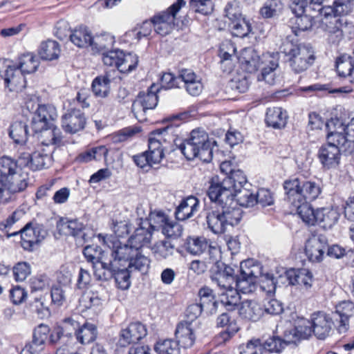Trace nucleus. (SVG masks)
Wrapping results in <instances>:
<instances>
[{"instance_id":"nucleus-1","label":"nucleus","mask_w":354,"mask_h":354,"mask_svg":"<svg viewBox=\"0 0 354 354\" xmlns=\"http://www.w3.org/2000/svg\"><path fill=\"white\" fill-rule=\"evenodd\" d=\"M326 127L328 143L319 148L318 158L324 167L330 169L339 165L341 151H354V140L346 136L344 124L339 118H332L326 122Z\"/></svg>"},{"instance_id":"nucleus-2","label":"nucleus","mask_w":354,"mask_h":354,"mask_svg":"<svg viewBox=\"0 0 354 354\" xmlns=\"http://www.w3.org/2000/svg\"><path fill=\"white\" fill-rule=\"evenodd\" d=\"M26 212L24 209L17 208L5 219L0 221V230L5 232L6 236L9 239L20 235L19 241L21 247L24 250L33 252L45 239L46 232L42 225L37 223L35 221L27 223L19 231L9 233L11 227L19 221L24 215Z\"/></svg>"},{"instance_id":"nucleus-3","label":"nucleus","mask_w":354,"mask_h":354,"mask_svg":"<svg viewBox=\"0 0 354 354\" xmlns=\"http://www.w3.org/2000/svg\"><path fill=\"white\" fill-rule=\"evenodd\" d=\"M215 207L206 216L208 228L214 234L224 233L227 227L239 224L241 218V210L236 207V203H227L221 195L216 198L209 197Z\"/></svg>"},{"instance_id":"nucleus-4","label":"nucleus","mask_w":354,"mask_h":354,"mask_svg":"<svg viewBox=\"0 0 354 354\" xmlns=\"http://www.w3.org/2000/svg\"><path fill=\"white\" fill-rule=\"evenodd\" d=\"M38 145L30 156L29 167L33 171L41 170L49 167L52 162L54 146L64 145L62 133L58 127L51 131H46L41 136H37Z\"/></svg>"},{"instance_id":"nucleus-5","label":"nucleus","mask_w":354,"mask_h":354,"mask_svg":"<svg viewBox=\"0 0 354 354\" xmlns=\"http://www.w3.org/2000/svg\"><path fill=\"white\" fill-rule=\"evenodd\" d=\"M215 144L216 142L211 140L204 130L197 129L192 131L189 137L178 148L187 160L198 158L203 162H209L212 159Z\"/></svg>"},{"instance_id":"nucleus-6","label":"nucleus","mask_w":354,"mask_h":354,"mask_svg":"<svg viewBox=\"0 0 354 354\" xmlns=\"http://www.w3.org/2000/svg\"><path fill=\"white\" fill-rule=\"evenodd\" d=\"M209 183L207 190L209 197L213 196L216 198L218 195H221L227 203H233L235 202L236 192L244 189L247 178L242 171L237 169L222 180H220L218 176H214Z\"/></svg>"},{"instance_id":"nucleus-7","label":"nucleus","mask_w":354,"mask_h":354,"mask_svg":"<svg viewBox=\"0 0 354 354\" xmlns=\"http://www.w3.org/2000/svg\"><path fill=\"white\" fill-rule=\"evenodd\" d=\"M283 188L288 200L297 210L298 207L308 203L307 201L315 200L322 192L319 184L298 178L286 180L283 183Z\"/></svg>"},{"instance_id":"nucleus-8","label":"nucleus","mask_w":354,"mask_h":354,"mask_svg":"<svg viewBox=\"0 0 354 354\" xmlns=\"http://www.w3.org/2000/svg\"><path fill=\"white\" fill-rule=\"evenodd\" d=\"M280 51L287 57L295 73L306 71L315 59L314 50L310 46L294 43L288 39L282 42Z\"/></svg>"},{"instance_id":"nucleus-9","label":"nucleus","mask_w":354,"mask_h":354,"mask_svg":"<svg viewBox=\"0 0 354 354\" xmlns=\"http://www.w3.org/2000/svg\"><path fill=\"white\" fill-rule=\"evenodd\" d=\"M96 236L99 242L111 250V262L122 267L133 266V235L128 238L126 243L118 240L113 234L108 235L102 233L97 234Z\"/></svg>"},{"instance_id":"nucleus-10","label":"nucleus","mask_w":354,"mask_h":354,"mask_svg":"<svg viewBox=\"0 0 354 354\" xmlns=\"http://www.w3.org/2000/svg\"><path fill=\"white\" fill-rule=\"evenodd\" d=\"M298 214L305 223L310 225L317 223L323 228H330L339 217L338 212L332 207H322L315 210L309 203L298 207Z\"/></svg>"},{"instance_id":"nucleus-11","label":"nucleus","mask_w":354,"mask_h":354,"mask_svg":"<svg viewBox=\"0 0 354 354\" xmlns=\"http://www.w3.org/2000/svg\"><path fill=\"white\" fill-rule=\"evenodd\" d=\"M317 21L320 28L326 32L328 39L331 43L339 42L346 32L348 24L346 19L338 18L333 15L330 7L318 9Z\"/></svg>"},{"instance_id":"nucleus-12","label":"nucleus","mask_w":354,"mask_h":354,"mask_svg":"<svg viewBox=\"0 0 354 354\" xmlns=\"http://www.w3.org/2000/svg\"><path fill=\"white\" fill-rule=\"evenodd\" d=\"M58 117L57 110L52 104H38L33 112L30 127L32 132L37 136H41L46 131H51L54 122Z\"/></svg>"},{"instance_id":"nucleus-13","label":"nucleus","mask_w":354,"mask_h":354,"mask_svg":"<svg viewBox=\"0 0 354 354\" xmlns=\"http://www.w3.org/2000/svg\"><path fill=\"white\" fill-rule=\"evenodd\" d=\"M0 77L4 80L5 87L10 92L19 93L26 87L24 74L10 59H0Z\"/></svg>"},{"instance_id":"nucleus-14","label":"nucleus","mask_w":354,"mask_h":354,"mask_svg":"<svg viewBox=\"0 0 354 354\" xmlns=\"http://www.w3.org/2000/svg\"><path fill=\"white\" fill-rule=\"evenodd\" d=\"M185 4L184 0H177L166 10L153 15L151 19L154 31L161 36H166L171 33L176 26V14Z\"/></svg>"},{"instance_id":"nucleus-15","label":"nucleus","mask_w":354,"mask_h":354,"mask_svg":"<svg viewBox=\"0 0 354 354\" xmlns=\"http://www.w3.org/2000/svg\"><path fill=\"white\" fill-rule=\"evenodd\" d=\"M240 275L235 278L234 288L243 294L252 292L256 289V279L261 274L260 267L250 260L240 264Z\"/></svg>"},{"instance_id":"nucleus-16","label":"nucleus","mask_w":354,"mask_h":354,"mask_svg":"<svg viewBox=\"0 0 354 354\" xmlns=\"http://www.w3.org/2000/svg\"><path fill=\"white\" fill-rule=\"evenodd\" d=\"M261 73L258 81H263L269 85H274L280 81L278 53H266L262 55Z\"/></svg>"},{"instance_id":"nucleus-17","label":"nucleus","mask_w":354,"mask_h":354,"mask_svg":"<svg viewBox=\"0 0 354 354\" xmlns=\"http://www.w3.org/2000/svg\"><path fill=\"white\" fill-rule=\"evenodd\" d=\"M169 127L158 129L152 131L149 137V149L154 153V160H162L164 158V151L171 145L172 136L168 132Z\"/></svg>"},{"instance_id":"nucleus-18","label":"nucleus","mask_w":354,"mask_h":354,"mask_svg":"<svg viewBox=\"0 0 354 354\" xmlns=\"http://www.w3.org/2000/svg\"><path fill=\"white\" fill-rule=\"evenodd\" d=\"M86 124V118L80 109L72 108L62 115L61 126L67 133L75 134L83 131Z\"/></svg>"},{"instance_id":"nucleus-19","label":"nucleus","mask_w":354,"mask_h":354,"mask_svg":"<svg viewBox=\"0 0 354 354\" xmlns=\"http://www.w3.org/2000/svg\"><path fill=\"white\" fill-rule=\"evenodd\" d=\"M225 16L231 21L230 27L234 36L244 37L247 36L251 30L250 24L243 18L237 8L228 3L225 8Z\"/></svg>"},{"instance_id":"nucleus-20","label":"nucleus","mask_w":354,"mask_h":354,"mask_svg":"<svg viewBox=\"0 0 354 354\" xmlns=\"http://www.w3.org/2000/svg\"><path fill=\"white\" fill-rule=\"evenodd\" d=\"M328 248L326 238L323 235H313L306 241L305 253L309 261L320 262Z\"/></svg>"},{"instance_id":"nucleus-21","label":"nucleus","mask_w":354,"mask_h":354,"mask_svg":"<svg viewBox=\"0 0 354 354\" xmlns=\"http://www.w3.org/2000/svg\"><path fill=\"white\" fill-rule=\"evenodd\" d=\"M199 326V322L192 323L187 321H182L177 325L175 336L182 347L187 348L193 346L196 339L195 333Z\"/></svg>"},{"instance_id":"nucleus-22","label":"nucleus","mask_w":354,"mask_h":354,"mask_svg":"<svg viewBox=\"0 0 354 354\" xmlns=\"http://www.w3.org/2000/svg\"><path fill=\"white\" fill-rule=\"evenodd\" d=\"M125 54L122 50H111L102 54L104 65L118 69L121 73H127L133 70V64H127Z\"/></svg>"},{"instance_id":"nucleus-23","label":"nucleus","mask_w":354,"mask_h":354,"mask_svg":"<svg viewBox=\"0 0 354 354\" xmlns=\"http://www.w3.org/2000/svg\"><path fill=\"white\" fill-rule=\"evenodd\" d=\"M333 324L332 319L326 313H317L312 316V323H307L312 332L319 339H324L328 335Z\"/></svg>"},{"instance_id":"nucleus-24","label":"nucleus","mask_w":354,"mask_h":354,"mask_svg":"<svg viewBox=\"0 0 354 354\" xmlns=\"http://www.w3.org/2000/svg\"><path fill=\"white\" fill-rule=\"evenodd\" d=\"M109 149L106 145H97L87 149L79 153L75 158L74 162L78 164L88 163L91 161H100L104 160L107 163V156Z\"/></svg>"},{"instance_id":"nucleus-25","label":"nucleus","mask_w":354,"mask_h":354,"mask_svg":"<svg viewBox=\"0 0 354 354\" xmlns=\"http://www.w3.org/2000/svg\"><path fill=\"white\" fill-rule=\"evenodd\" d=\"M241 67L248 73H254L262 66V56L252 48L243 49L238 56Z\"/></svg>"},{"instance_id":"nucleus-26","label":"nucleus","mask_w":354,"mask_h":354,"mask_svg":"<svg viewBox=\"0 0 354 354\" xmlns=\"http://www.w3.org/2000/svg\"><path fill=\"white\" fill-rule=\"evenodd\" d=\"M211 279L218 287L220 291L234 288L235 277L234 269L230 266H225L223 269L212 271Z\"/></svg>"},{"instance_id":"nucleus-27","label":"nucleus","mask_w":354,"mask_h":354,"mask_svg":"<svg viewBox=\"0 0 354 354\" xmlns=\"http://www.w3.org/2000/svg\"><path fill=\"white\" fill-rule=\"evenodd\" d=\"M285 277L290 285H298L306 290L311 288L313 283V276L307 269H290L285 272Z\"/></svg>"},{"instance_id":"nucleus-28","label":"nucleus","mask_w":354,"mask_h":354,"mask_svg":"<svg viewBox=\"0 0 354 354\" xmlns=\"http://www.w3.org/2000/svg\"><path fill=\"white\" fill-rule=\"evenodd\" d=\"M180 77L181 78V82L184 83L187 92L189 95L198 96L201 93L203 89L201 78L196 75L191 69L180 70Z\"/></svg>"},{"instance_id":"nucleus-29","label":"nucleus","mask_w":354,"mask_h":354,"mask_svg":"<svg viewBox=\"0 0 354 354\" xmlns=\"http://www.w3.org/2000/svg\"><path fill=\"white\" fill-rule=\"evenodd\" d=\"M140 223H138V227L134 230V249L139 250L145 247H149L152 239V230L150 229L149 221H143L141 217Z\"/></svg>"},{"instance_id":"nucleus-30","label":"nucleus","mask_w":354,"mask_h":354,"mask_svg":"<svg viewBox=\"0 0 354 354\" xmlns=\"http://www.w3.org/2000/svg\"><path fill=\"white\" fill-rule=\"evenodd\" d=\"M29 175L27 172H16L2 183L9 194H17L25 191L29 185Z\"/></svg>"},{"instance_id":"nucleus-31","label":"nucleus","mask_w":354,"mask_h":354,"mask_svg":"<svg viewBox=\"0 0 354 354\" xmlns=\"http://www.w3.org/2000/svg\"><path fill=\"white\" fill-rule=\"evenodd\" d=\"M239 313L243 319L257 322L264 314L263 306L257 301L245 300L241 302Z\"/></svg>"},{"instance_id":"nucleus-32","label":"nucleus","mask_w":354,"mask_h":354,"mask_svg":"<svg viewBox=\"0 0 354 354\" xmlns=\"http://www.w3.org/2000/svg\"><path fill=\"white\" fill-rule=\"evenodd\" d=\"M199 209V201L195 196H188L183 199L175 211L176 218L179 221H185L193 216Z\"/></svg>"},{"instance_id":"nucleus-33","label":"nucleus","mask_w":354,"mask_h":354,"mask_svg":"<svg viewBox=\"0 0 354 354\" xmlns=\"http://www.w3.org/2000/svg\"><path fill=\"white\" fill-rule=\"evenodd\" d=\"M70 41L78 48H86L92 44L93 35L86 26L80 25L71 31Z\"/></svg>"},{"instance_id":"nucleus-34","label":"nucleus","mask_w":354,"mask_h":354,"mask_svg":"<svg viewBox=\"0 0 354 354\" xmlns=\"http://www.w3.org/2000/svg\"><path fill=\"white\" fill-rule=\"evenodd\" d=\"M335 313L339 315V326L338 330L339 333H344L347 330L348 325V318L354 315V304L350 301H343L339 302L335 306Z\"/></svg>"},{"instance_id":"nucleus-35","label":"nucleus","mask_w":354,"mask_h":354,"mask_svg":"<svg viewBox=\"0 0 354 354\" xmlns=\"http://www.w3.org/2000/svg\"><path fill=\"white\" fill-rule=\"evenodd\" d=\"M160 88L158 85L153 84L147 89V93L140 92L137 96L136 102L140 104L143 111L153 109L158 104L157 93Z\"/></svg>"},{"instance_id":"nucleus-36","label":"nucleus","mask_w":354,"mask_h":354,"mask_svg":"<svg viewBox=\"0 0 354 354\" xmlns=\"http://www.w3.org/2000/svg\"><path fill=\"white\" fill-rule=\"evenodd\" d=\"M312 333L311 328L309 326L299 325L284 333V339H282L285 343V346L290 344H296L301 339H307Z\"/></svg>"},{"instance_id":"nucleus-37","label":"nucleus","mask_w":354,"mask_h":354,"mask_svg":"<svg viewBox=\"0 0 354 354\" xmlns=\"http://www.w3.org/2000/svg\"><path fill=\"white\" fill-rule=\"evenodd\" d=\"M288 116L281 108H268L266 112V122L274 129H281L286 126Z\"/></svg>"},{"instance_id":"nucleus-38","label":"nucleus","mask_w":354,"mask_h":354,"mask_svg":"<svg viewBox=\"0 0 354 354\" xmlns=\"http://www.w3.org/2000/svg\"><path fill=\"white\" fill-rule=\"evenodd\" d=\"M76 339L81 344H88L93 342L97 336V329L95 325L85 322L75 333Z\"/></svg>"},{"instance_id":"nucleus-39","label":"nucleus","mask_w":354,"mask_h":354,"mask_svg":"<svg viewBox=\"0 0 354 354\" xmlns=\"http://www.w3.org/2000/svg\"><path fill=\"white\" fill-rule=\"evenodd\" d=\"M60 51L59 43L49 39L41 43L38 55L43 60L52 61L59 57Z\"/></svg>"},{"instance_id":"nucleus-40","label":"nucleus","mask_w":354,"mask_h":354,"mask_svg":"<svg viewBox=\"0 0 354 354\" xmlns=\"http://www.w3.org/2000/svg\"><path fill=\"white\" fill-rule=\"evenodd\" d=\"M39 65L37 57L32 53H26L19 57L18 64L15 66L24 74H30L37 71Z\"/></svg>"},{"instance_id":"nucleus-41","label":"nucleus","mask_w":354,"mask_h":354,"mask_svg":"<svg viewBox=\"0 0 354 354\" xmlns=\"http://www.w3.org/2000/svg\"><path fill=\"white\" fill-rule=\"evenodd\" d=\"M63 225L67 229L66 233L73 236L76 241H79L84 243L89 239V237L84 232L85 225L77 219L68 220Z\"/></svg>"},{"instance_id":"nucleus-42","label":"nucleus","mask_w":354,"mask_h":354,"mask_svg":"<svg viewBox=\"0 0 354 354\" xmlns=\"http://www.w3.org/2000/svg\"><path fill=\"white\" fill-rule=\"evenodd\" d=\"M115 42L114 37L110 35H102L94 37L90 45L92 54H103L111 48Z\"/></svg>"},{"instance_id":"nucleus-43","label":"nucleus","mask_w":354,"mask_h":354,"mask_svg":"<svg viewBox=\"0 0 354 354\" xmlns=\"http://www.w3.org/2000/svg\"><path fill=\"white\" fill-rule=\"evenodd\" d=\"M111 80L108 75H98L91 84V90L95 97H106L110 91Z\"/></svg>"},{"instance_id":"nucleus-44","label":"nucleus","mask_w":354,"mask_h":354,"mask_svg":"<svg viewBox=\"0 0 354 354\" xmlns=\"http://www.w3.org/2000/svg\"><path fill=\"white\" fill-rule=\"evenodd\" d=\"M18 168L17 160L8 156L0 157V183L15 174Z\"/></svg>"},{"instance_id":"nucleus-45","label":"nucleus","mask_w":354,"mask_h":354,"mask_svg":"<svg viewBox=\"0 0 354 354\" xmlns=\"http://www.w3.org/2000/svg\"><path fill=\"white\" fill-rule=\"evenodd\" d=\"M174 245L167 240L156 242L151 248L154 257L157 260L167 259L174 252Z\"/></svg>"},{"instance_id":"nucleus-46","label":"nucleus","mask_w":354,"mask_h":354,"mask_svg":"<svg viewBox=\"0 0 354 354\" xmlns=\"http://www.w3.org/2000/svg\"><path fill=\"white\" fill-rule=\"evenodd\" d=\"M28 126L23 122H13L9 129V136L17 144H24L28 138Z\"/></svg>"},{"instance_id":"nucleus-47","label":"nucleus","mask_w":354,"mask_h":354,"mask_svg":"<svg viewBox=\"0 0 354 354\" xmlns=\"http://www.w3.org/2000/svg\"><path fill=\"white\" fill-rule=\"evenodd\" d=\"M198 296L201 307L211 313L216 311L217 302L214 299L213 291L208 287H203L199 290Z\"/></svg>"},{"instance_id":"nucleus-48","label":"nucleus","mask_w":354,"mask_h":354,"mask_svg":"<svg viewBox=\"0 0 354 354\" xmlns=\"http://www.w3.org/2000/svg\"><path fill=\"white\" fill-rule=\"evenodd\" d=\"M219 298L221 303L228 310H234L241 299L239 293L234 288L221 291Z\"/></svg>"},{"instance_id":"nucleus-49","label":"nucleus","mask_w":354,"mask_h":354,"mask_svg":"<svg viewBox=\"0 0 354 354\" xmlns=\"http://www.w3.org/2000/svg\"><path fill=\"white\" fill-rule=\"evenodd\" d=\"M317 18L318 15L316 16H310L308 14L295 15L291 19L295 25L292 27L293 32L297 35L299 31H305L310 29L313 26V21L315 19L317 20Z\"/></svg>"},{"instance_id":"nucleus-50","label":"nucleus","mask_w":354,"mask_h":354,"mask_svg":"<svg viewBox=\"0 0 354 354\" xmlns=\"http://www.w3.org/2000/svg\"><path fill=\"white\" fill-rule=\"evenodd\" d=\"M157 354H180L179 343L171 339L159 340L154 346Z\"/></svg>"},{"instance_id":"nucleus-51","label":"nucleus","mask_w":354,"mask_h":354,"mask_svg":"<svg viewBox=\"0 0 354 354\" xmlns=\"http://www.w3.org/2000/svg\"><path fill=\"white\" fill-rule=\"evenodd\" d=\"M83 292L79 299V307L82 311L101 306V299L96 292L92 291L86 292V290Z\"/></svg>"},{"instance_id":"nucleus-52","label":"nucleus","mask_w":354,"mask_h":354,"mask_svg":"<svg viewBox=\"0 0 354 354\" xmlns=\"http://www.w3.org/2000/svg\"><path fill=\"white\" fill-rule=\"evenodd\" d=\"M337 72L339 76H350L354 69V59L348 55L344 54L337 59Z\"/></svg>"},{"instance_id":"nucleus-53","label":"nucleus","mask_w":354,"mask_h":354,"mask_svg":"<svg viewBox=\"0 0 354 354\" xmlns=\"http://www.w3.org/2000/svg\"><path fill=\"white\" fill-rule=\"evenodd\" d=\"M83 255L86 260L92 263L94 266L97 263L103 262L102 258L104 251L100 246L97 245H86L82 251Z\"/></svg>"},{"instance_id":"nucleus-54","label":"nucleus","mask_w":354,"mask_h":354,"mask_svg":"<svg viewBox=\"0 0 354 354\" xmlns=\"http://www.w3.org/2000/svg\"><path fill=\"white\" fill-rule=\"evenodd\" d=\"M131 268L118 265V268L115 270L113 277L115 279L117 286L122 290L128 289L131 285L130 271L129 270V268Z\"/></svg>"},{"instance_id":"nucleus-55","label":"nucleus","mask_w":354,"mask_h":354,"mask_svg":"<svg viewBox=\"0 0 354 354\" xmlns=\"http://www.w3.org/2000/svg\"><path fill=\"white\" fill-rule=\"evenodd\" d=\"M162 160H154V153L148 151L142 153L140 155L134 156V162L136 165L144 171H147L151 167L158 165Z\"/></svg>"},{"instance_id":"nucleus-56","label":"nucleus","mask_w":354,"mask_h":354,"mask_svg":"<svg viewBox=\"0 0 354 354\" xmlns=\"http://www.w3.org/2000/svg\"><path fill=\"white\" fill-rule=\"evenodd\" d=\"M209 247V243L205 237H190L186 243L187 252L193 254H200Z\"/></svg>"},{"instance_id":"nucleus-57","label":"nucleus","mask_w":354,"mask_h":354,"mask_svg":"<svg viewBox=\"0 0 354 354\" xmlns=\"http://www.w3.org/2000/svg\"><path fill=\"white\" fill-rule=\"evenodd\" d=\"M100 263L102 268L94 271L95 277L100 281H108L113 278L115 270L118 268V265L111 261L108 263L103 261Z\"/></svg>"},{"instance_id":"nucleus-58","label":"nucleus","mask_w":354,"mask_h":354,"mask_svg":"<svg viewBox=\"0 0 354 354\" xmlns=\"http://www.w3.org/2000/svg\"><path fill=\"white\" fill-rule=\"evenodd\" d=\"M250 76L247 73H237L233 76L230 86L240 93H245L250 86Z\"/></svg>"},{"instance_id":"nucleus-59","label":"nucleus","mask_w":354,"mask_h":354,"mask_svg":"<svg viewBox=\"0 0 354 354\" xmlns=\"http://www.w3.org/2000/svg\"><path fill=\"white\" fill-rule=\"evenodd\" d=\"M50 279L46 274H39L30 279L29 286L31 292L43 291L48 289Z\"/></svg>"},{"instance_id":"nucleus-60","label":"nucleus","mask_w":354,"mask_h":354,"mask_svg":"<svg viewBox=\"0 0 354 354\" xmlns=\"http://www.w3.org/2000/svg\"><path fill=\"white\" fill-rule=\"evenodd\" d=\"M169 219L167 215L160 211L149 212V223L150 229L153 230H162Z\"/></svg>"},{"instance_id":"nucleus-61","label":"nucleus","mask_w":354,"mask_h":354,"mask_svg":"<svg viewBox=\"0 0 354 354\" xmlns=\"http://www.w3.org/2000/svg\"><path fill=\"white\" fill-rule=\"evenodd\" d=\"M161 231L166 237L176 239L182 235L183 229L181 225L169 218Z\"/></svg>"},{"instance_id":"nucleus-62","label":"nucleus","mask_w":354,"mask_h":354,"mask_svg":"<svg viewBox=\"0 0 354 354\" xmlns=\"http://www.w3.org/2000/svg\"><path fill=\"white\" fill-rule=\"evenodd\" d=\"M50 332V328L48 325L41 324L35 328L32 341L44 348V345L48 339Z\"/></svg>"},{"instance_id":"nucleus-63","label":"nucleus","mask_w":354,"mask_h":354,"mask_svg":"<svg viewBox=\"0 0 354 354\" xmlns=\"http://www.w3.org/2000/svg\"><path fill=\"white\" fill-rule=\"evenodd\" d=\"M333 10V15H346L351 13L353 9V4L351 0H335L333 6H330Z\"/></svg>"},{"instance_id":"nucleus-64","label":"nucleus","mask_w":354,"mask_h":354,"mask_svg":"<svg viewBox=\"0 0 354 354\" xmlns=\"http://www.w3.org/2000/svg\"><path fill=\"white\" fill-rule=\"evenodd\" d=\"M216 324L220 327H227L226 333L229 336L234 335L239 330V327L234 321L231 319L228 313H222L218 317Z\"/></svg>"}]
</instances>
